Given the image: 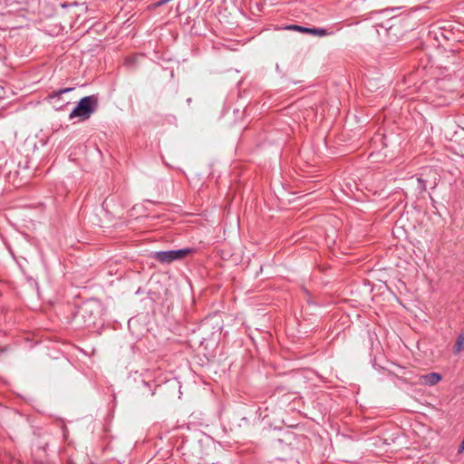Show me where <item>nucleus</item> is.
<instances>
[{"label": "nucleus", "mask_w": 464, "mask_h": 464, "mask_svg": "<svg viewBox=\"0 0 464 464\" xmlns=\"http://www.w3.org/2000/svg\"><path fill=\"white\" fill-rule=\"evenodd\" d=\"M442 379V376L437 372H431L425 375H421L419 378V383L421 385L433 386L439 383Z\"/></svg>", "instance_id": "obj_3"}, {"label": "nucleus", "mask_w": 464, "mask_h": 464, "mask_svg": "<svg viewBox=\"0 0 464 464\" xmlns=\"http://www.w3.org/2000/svg\"><path fill=\"white\" fill-rule=\"evenodd\" d=\"M464 350V335L459 334L457 337L456 343L453 348L455 354L460 353Z\"/></svg>", "instance_id": "obj_5"}, {"label": "nucleus", "mask_w": 464, "mask_h": 464, "mask_svg": "<svg viewBox=\"0 0 464 464\" xmlns=\"http://www.w3.org/2000/svg\"><path fill=\"white\" fill-rule=\"evenodd\" d=\"M168 2H169V0H160V2H158L156 4V5H164V4L168 3Z\"/></svg>", "instance_id": "obj_8"}, {"label": "nucleus", "mask_w": 464, "mask_h": 464, "mask_svg": "<svg viewBox=\"0 0 464 464\" xmlns=\"http://www.w3.org/2000/svg\"><path fill=\"white\" fill-rule=\"evenodd\" d=\"M460 334L464 335V330Z\"/></svg>", "instance_id": "obj_9"}, {"label": "nucleus", "mask_w": 464, "mask_h": 464, "mask_svg": "<svg viewBox=\"0 0 464 464\" xmlns=\"http://www.w3.org/2000/svg\"><path fill=\"white\" fill-rule=\"evenodd\" d=\"M193 252L191 248H182L178 250L160 251L154 253V258L160 263L169 264L176 260H180Z\"/></svg>", "instance_id": "obj_2"}, {"label": "nucleus", "mask_w": 464, "mask_h": 464, "mask_svg": "<svg viewBox=\"0 0 464 464\" xmlns=\"http://www.w3.org/2000/svg\"><path fill=\"white\" fill-rule=\"evenodd\" d=\"M72 88H66V89H61L59 90L58 92H54L53 94H52L50 97L51 98H54V97H60L61 94L64 93V92H68L70 91H72Z\"/></svg>", "instance_id": "obj_6"}, {"label": "nucleus", "mask_w": 464, "mask_h": 464, "mask_svg": "<svg viewBox=\"0 0 464 464\" xmlns=\"http://www.w3.org/2000/svg\"><path fill=\"white\" fill-rule=\"evenodd\" d=\"M458 451H459V453L464 452V438H463V440H462Z\"/></svg>", "instance_id": "obj_7"}, {"label": "nucleus", "mask_w": 464, "mask_h": 464, "mask_svg": "<svg viewBox=\"0 0 464 464\" xmlns=\"http://www.w3.org/2000/svg\"><path fill=\"white\" fill-rule=\"evenodd\" d=\"M96 107V99L92 96H86L81 99L75 109L70 113V119L78 118L84 121L90 118L94 112Z\"/></svg>", "instance_id": "obj_1"}, {"label": "nucleus", "mask_w": 464, "mask_h": 464, "mask_svg": "<svg viewBox=\"0 0 464 464\" xmlns=\"http://www.w3.org/2000/svg\"><path fill=\"white\" fill-rule=\"evenodd\" d=\"M287 29L295 30L302 33H308L317 36H324L327 34V31L324 28H307L300 25H290Z\"/></svg>", "instance_id": "obj_4"}]
</instances>
